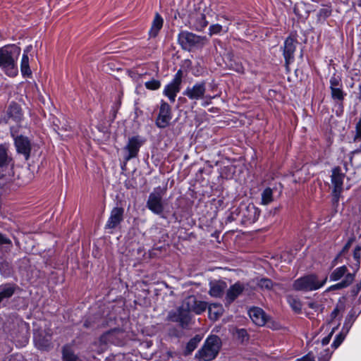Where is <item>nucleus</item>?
<instances>
[{
    "label": "nucleus",
    "instance_id": "obj_20",
    "mask_svg": "<svg viewBox=\"0 0 361 361\" xmlns=\"http://www.w3.org/2000/svg\"><path fill=\"white\" fill-rule=\"evenodd\" d=\"M51 335L44 336L41 334L34 336L35 346L41 350H48L51 346Z\"/></svg>",
    "mask_w": 361,
    "mask_h": 361
},
{
    "label": "nucleus",
    "instance_id": "obj_55",
    "mask_svg": "<svg viewBox=\"0 0 361 361\" xmlns=\"http://www.w3.org/2000/svg\"><path fill=\"white\" fill-rule=\"evenodd\" d=\"M209 313L212 314V310L209 308Z\"/></svg>",
    "mask_w": 361,
    "mask_h": 361
},
{
    "label": "nucleus",
    "instance_id": "obj_46",
    "mask_svg": "<svg viewBox=\"0 0 361 361\" xmlns=\"http://www.w3.org/2000/svg\"><path fill=\"white\" fill-rule=\"evenodd\" d=\"M237 334L239 338H242V341H243L245 338L247 336V334L245 329H241L237 331Z\"/></svg>",
    "mask_w": 361,
    "mask_h": 361
},
{
    "label": "nucleus",
    "instance_id": "obj_21",
    "mask_svg": "<svg viewBox=\"0 0 361 361\" xmlns=\"http://www.w3.org/2000/svg\"><path fill=\"white\" fill-rule=\"evenodd\" d=\"M164 23V20L159 13H156L154 18L152 21L151 28L149 31V36L151 38L156 37L161 29Z\"/></svg>",
    "mask_w": 361,
    "mask_h": 361
},
{
    "label": "nucleus",
    "instance_id": "obj_48",
    "mask_svg": "<svg viewBox=\"0 0 361 361\" xmlns=\"http://www.w3.org/2000/svg\"><path fill=\"white\" fill-rule=\"evenodd\" d=\"M32 49V45H29V46H27L26 48L24 49V52H23V54H25L27 56H28V53Z\"/></svg>",
    "mask_w": 361,
    "mask_h": 361
},
{
    "label": "nucleus",
    "instance_id": "obj_11",
    "mask_svg": "<svg viewBox=\"0 0 361 361\" xmlns=\"http://www.w3.org/2000/svg\"><path fill=\"white\" fill-rule=\"evenodd\" d=\"M182 77V71H178L173 80L164 87V94L168 97L171 102H175L176 94L180 90Z\"/></svg>",
    "mask_w": 361,
    "mask_h": 361
},
{
    "label": "nucleus",
    "instance_id": "obj_43",
    "mask_svg": "<svg viewBox=\"0 0 361 361\" xmlns=\"http://www.w3.org/2000/svg\"><path fill=\"white\" fill-rule=\"evenodd\" d=\"M353 241V238H350L348 240V241L346 243V244L343 247V249L341 251V252L338 254L337 257L335 259V261L339 257V256L345 254V252H347L348 251V250L350 249V246L352 245Z\"/></svg>",
    "mask_w": 361,
    "mask_h": 361
},
{
    "label": "nucleus",
    "instance_id": "obj_9",
    "mask_svg": "<svg viewBox=\"0 0 361 361\" xmlns=\"http://www.w3.org/2000/svg\"><path fill=\"white\" fill-rule=\"evenodd\" d=\"M240 213L242 216V223L244 224H252L259 218L260 214L259 209L252 203L247 204H241L240 206Z\"/></svg>",
    "mask_w": 361,
    "mask_h": 361
},
{
    "label": "nucleus",
    "instance_id": "obj_47",
    "mask_svg": "<svg viewBox=\"0 0 361 361\" xmlns=\"http://www.w3.org/2000/svg\"><path fill=\"white\" fill-rule=\"evenodd\" d=\"M333 331L326 337H324L322 341V345L323 346L324 345H326L327 344H329L330 340H331V338L332 336V334H333Z\"/></svg>",
    "mask_w": 361,
    "mask_h": 361
},
{
    "label": "nucleus",
    "instance_id": "obj_1",
    "mask_svg": "<svg viewBox=\"0 0 361 361\" xmlns=\"http://www.w3.org/2000/svg\"><path fill=\"white\" fill-rule=\"evenodd\" d=\"M207 307L205 302L197 300L194 295L185 298L181 306L176 310L170 311L167 315V321L177 322L183 329H187L191 324L190 312H194L197 314L204 312Z\"/></svg>",
    "mask_w": 361,
    "mask_h": 361
},
{
    "label": "nucleus",
    "instance_id": "obj_45",
    "mask_svg": "<svg viewBox=\"0 0 361 361\" xmlns=\"http://www.w3.org/2000/svg\"><path fill=\"white\" fill-rule=\"evenodd\" d=\"M341 309L342 308L339 307L338 306H336L334 308V310L332 311V312L331 314V318L332 320L336 318V317L339 314Z\"/></svg>",
    "mask_w": 361,
    "mask_h": 361
},
{
    "label": "nucleus",
    "instance_id": "obj_42",
    "mask_svg": "<svg viewBox=\"0 0 361 361\" xmlns=\"http://www.w3.org/2000/svg\"><path fill=\"white\" fill-rule=\"evenodd\" d=\"M355 131H356V134L355 135L354 140L357 141V140H360V138H361V118L356 123Z\"/></svg>",
    "mask_w": 361,
    "mask_h": 361
},
{
    "label": "nucleus",
    "instance_id": "obj_41",
    "mask_svg": "<svg viewBox=\"0 0 361 361\" xmlns=\"http://www.w3.org/2000/svg\"><path fill=\"white\" fill-rule=\"evenodd\" d=\"M331 11L328 8H321L318 12V16L320 18H326L331 15Z\"/></svg>",
    "mask_w": 361,
    "mask_h": 361
},
{
    "label": "nucleus",
    "instance_id": "obj_26",
    "mask_svg": "<svg viewBox=\"0 0 361 361\" xmlns=\"http://www.w3.org/2000/svg\"><path fill=\"white\" fill-rule=\"evenodd\" d=\"M20 70L23 75L30 76L32 74V71L29 66V57L25 54H23L21 62H20Z\"/></svg>",
    "mask_w": 361,
    "mask_h": 361
},
{
    "label": "nucleus",
    "instance_id": "obj_28",
    "mask_svg": "<svg viewBox=\"0 0 361 361\" xmlns=\"http://www.w3.org/2000/svg\"><path fill=\"white\" fill-rule=\"evenodd\" d=\"M63 361H77L78 356L69 346H64L62 350Z\"/></svg>",
    "mask_w": 361,
    "mask_h": 361
},
{
    "label": "nucleus",
    "instance_id": "obj_6",
    "mask_svg": "<svg viewBox=\"0 0 361 361\" xmlns=\"http://www.w3.org/2000/svg\"><path fill=\"white\" fill-rule=\"evenodd\" d=\"M164 190L160 188H157L149 195L147 207L154 214L161 215L163 214L164 207L162 202Z\"/></svg>",
    "mask_w": 361,
    "mask_h": 361
},
{
    "label": "nucleus",
    "instance_id": "obj_31",
    "mask_svg": "<svg viewBox=\"0 0 361 361\" xmlns=\"http://www.w3.org/2000/svg\"><path fill=\"white\" fill-rule=\"evenodd\" d=\"M273 201V190L270 188H267L262 192V204L267 205Z\"/></svg>",
    "mask_w": 361,
    "mask_h": 361
},
{
    "label": "nucleus",
    "instance_id": "obj_50",
    "mask_svg": "<svg viewBox=\"0 0 361 361\" xmlns=\"http://www.w3.org/2000/svg\"><path fill=\"white\" fill-rule=\"evenodd\" d=\"M84 326L87 327V328H89V327H91L92 325L90 324V323L88 322V321H86L85 323H84Z\"/></svg>",
    "mask_w": 361,
    "mask_h": 361
},
{
    "label": "nucleus",
    "instance_id": "obj_17",
    "mask_svg": "<svg viewBox=\"0 0 361 361\" xmlns=\"http://www.w3.org/2000/svg\"><path fill=\"white\" fill-rule=\"evenodd\" d=\"M245 286L240 282H236L227 290L226 295V302L230 304L233 302L244 290Z\"/></svg>",
    "mask_w": 361,
    "mask_h": 361
},
{
    "label": "nucleus",
    "instance_id": "obj_39",
    "mask_svg": "<svg viewBox=\"0 0 361 361\" xmlns=\"http://www.w3.org/2000/svg\"><path fill=\"white\" fill-rule=\"evenodd\" d=\"M345 338V335H343L342 333H340L339 334H338L333 343H332V346L336 349L341 344V343L343 341Z\"/></svg>",
    "mask_w": 361,
    "mask_h": 361
},
{
    "label": "nucleus",
    "instance_id": "obj_25",
    "mask_svg": "<svg viewBox=\"0 0 361 361\" xmlns=\"http://www.w3.org/2000/svg\"><path fill=\"white\" fill-rule=\"evenodd\" d=\"M348 269L346 266H342L334 269L332 273L330 274V280L333 281H338L341 279L343 276H346L348 274Z\"/></svg>",
    "mask_w": 361,
    "mask_h": 361
},
{
    "label": "nucleus",
    "instance_id": "obj_51",
    "mask_svg": "<svg viewBox=\"0 0 361 361\" xmlns=\"http://www.w3.org/2000/svg\"><path fill=\"white\" fill-rule=\"evenodd\" d=\"M14 240H15V243L17 245H19V240H18V238L16 237H13Z\"/></svg>",
    "mask_w": 361,
    "mask_h": 361
},
{
    "label": "nucleus",
    "instance_id": "obj_35",
    "mask_svg": "<svg viewBox=\"0 0 361 361\" xmlns=\"http://www.w3.org/2000/svg\"><path fill=\"white\" fill-rule=\"evenodd\" d=\"M145 85L148 90H156L160 87L161 82L157 80L153 79L150 81L146 82Z\"/></svg>",
    "mask_w": 361,
    "mask_h": 361
},
{
    "label": "nucleus",
    "instance_id": "obj_16",
    "mask_svg": "<svg viewBox=\"0 0 361 361\" xmlns=\"http://www.w3.org/2000/svg\"><path fill=\"white\" fill-rule=\"evenodd\" d=\"M296 42L292 37H288L284 42L283 56L287 66L294 60Z\"/></svg>",
    "mask_w": 361,
    "mask_h": 361
},
{
    "label": "nucleus",
    "instance_id": "obj_49",
    "mask_svg": "<svg viewBox=\"0 0 361 361\" xmlns=\"http://www.w3.org/2000/svg\"><path fill=\"white\" fill-rule=\"evenodd\" d=\"M308 306L312 309H317L319 305L317 302H309Z\"/></svg>",
    "mask_w": 361,
    "mask_h": 361
},
{
    "label": "nucleus",
    "instance_id": "obj_37",
    "mask_svg": "<svg viewBox=\"0 0 361 361\" xmlns=\"http://www.w3.org/2000/svg\"><path fill=\"white\" fill-rule=\"evenodd\" d=\"M353 258L356 261V265L360 267L361 258V246L357 245L353 251Z\"/></svg>",
    "mask_w": 361,
    "mask_h": 361
},
{
    "label": "nucleus",
    "instance_id": "obj_40",
    "mask_svg": "<svg viewBox=\"0 0 361 361\" xmlns=\"http://www.w3.org/2000/svg\"><path fill=\"white\" fill-rule=\"evenodd\" d=\"M229 67L231 69H233L235 71L240 73H243V71H244V68H243V65L240 63L231 62V64L229 65Z\"/></svg>",
    "mask_w": 361,
    "mask_h": 361
},
{
    "label": "nucleus",
    "instance_id": "obj_36",
    "mask_svg": "<svg viewBox=\"0 0 361 361\" xmlns=\"http://www.w3.org/2000/svg\"><path fill=\"white\" fill-rule=\"evenodd\" d=\"M332 353L329 349H324L320 352L318 356V361H329L331 357Z\"/></svg>",
    "mask_w": 361,
    "mask_h": 361
},
{
    "label": "nucleus",
    "instance_id": "obj_12",
    "mask_svg": "<svg viewBox=\"0 0 361 361\" xmlns=\"http://www.w3.org/2000/svg\"><path fill=\"white\" fill-rule=\"evenodd\" d=\"M206 83L202 81L195 83L192 87H188L183 92V94L191 100H200L205 97Z\"/></svg>",
    "mask_w": 361,
    "mask_h": 361
},
{
    "label": "nucleus",
    "instance_id": "obj_14",
    "mask_svg": "<svg viewBox=\"0 0 361 361\" xmlns=\"http://www.w3.org/2000/svg\"><path fill=\"white\" fill-rule=\"evenodd\" d=\"M15 146L19 154L24 155L26 160L30 157L31 144L27 137L20 135L15 138Z\"/></svg>",
    "mask_w": 361,
    "mask_h": 361
},
{
    "label": "nucleus",
    "instance_id": "obj_30",
    "mask_svg": "<svg viewBox=\"0 0 361 361\" xmlns=\"http://www.w3.org/2000/svg\"><path fill=\"white\" fill-rule=\"evenodd\" d=\"M253 281L262 289L271 290L273 287V282L267 278H257Z\"/></svg>",
    "mask_w": 361,
    "mask_h": 361
},
{
    "label": "nucleus",
    "instance_id": "obj_22",
    "mask_svg": "<svg viewBox=\"0 0 361 361\" xmlns=\"http://www.w3.org/2000/svg\"><path fill=\"white\" fill-rule=\"evenodd\" d=\"M8 115L9 118H13L15 121H20L23 117L21 108L16 103L11 104L8 109Z\"/></svg>",
    "mask_w": 361,
    "mask_h": 361
},
{
    "label": "nucleus",
    "instance_id": "obj_34",
    "mask_svg": "<svg viewBox=\"0 0 361 361\" xmlns=\"http://www.w3.org/2000/svg\"><path fill=\"white\" fill-rule=\"evenodd\" d=\"M8 155L6 148L0 145V167L4 166L8 162Z\"/></svg>",
    "mask_w": 361,
    "mask_h": 361
},
{
    "label": "nucleus",
    "instance_id": "obj_4",
    "mask_svg": "<svg viewBox=\"0 0 361 361\" xmlns=\"http://www.w3.org/2000/svg\"><path fill=\"white\" fill-rule=\"evenodd\" d=\"M326 281V276L319 281L316 274H308L296 279L293 283V288L298 291H312L322 288Z\"/></svg>",
    "mask_w": 361,
    "mask_h": 361
},
{
    "label": "nucleus",
    "instance_id": "obj_24",
    "mask_svg": "<svg viewBox=\"0 0 361 361\" xmlns=\"http://www.w3.org/2000/svg\"><path fill=\"white\" fill-rule=\"evenodd\" d=\"M331 90V96L333 100L337 101L339 102V105L343 108V101L346 96V93L344 92L342 87H336L330 89Z\"/></svg>",
    "mask_w": 361,
    "mask_h": 361
},
{
    "label": "nucleus",
    "instance_id": "obj_53",
    "mask_svg": "<svg viewBox=\"0 0 361 361\" xmlns=\"http://www.w3.org/2000/svg\"><path fill=\"white\" fill-rule=\"evenodd\" d=\"M361 288V284L358 286V290Z\"/></svg>",
    "mask_w": 361,
    "mask_h": 361
},
{
    "label": "nucleus",
    "instance_id": "obj_27",
    "mask_svg": "<svg viewBox=\"0 0 361 361\" xmlns=\"http://www.w3.org/2000/svg\"><path fill=\"white\" fill-rule=\"evenodd\" d=\"M202 340V337L199 335H196L192 338H191L188 343H187L185 348V354L190 355L191 353L197 348L198 343Z\"/></svg>",
    "mask_w": 361,
    "mask_h": 361
},
{
    "label": "nucleus",
    "instance_id": "obj_3",
    "mask_svg": "<svg viewBox=\"0 0 361 361\" xmlns=\"http://www.w3.org/2000/svg\"><path fill=\"white\" fill-rule=\"evenodd\" d=\"M220 349V339L216 335L209 336L203 346L198 350L195 357L200 361H211L219 353Z\"/></svg>",
    "mask_w": 361,
    "mask_h": 361
},
{
    "label": "nucleus",
    "instance_id": "obj_15",
    "mask_svg": "<svg viewBox=\"0 0 361 361\" xmlns=\"http://www.w3.org/2000/svg\"><path fill=\"white\" fill-rule=\"evenodd\" d=\"M189 23L190 27L197 31H202L208 25L206 16L200 12H195L190 15Z\"/></svg>",
    "mask_w": 361,
    "mask_h": 361
},
{
    "label": "nucleus",
    "instance_id": "obj_44",
    "mask_svg": "<svg viewBox=\"0 0 361 361\" xmlns=\"http://www.w3.org/2000/svg\"><path fill=\"white\" fill-rule=\"evenodd\" d=\"M298 361H314V356L312 353H310L301 358L298 359Z\"/></svg>",
    "mask_w": 361,
    "mask_h": 361
},
{
    "label": "nucleus",
    "instance_id": "obj_33",
    "mask_svg": "<svg viewBox=\"0 0 361 361\" xmlns=\"http://www.w3.org/2000/svg\"><path fill=\"white\" fill-rule=\"evenodd\" d=\"M329 84H330V89L336 88V87H342V82L341 78L338 75H336L335 74L333 75L330 80H329Z\"/></svg>",
    "mask_w": 361,
    "mask_h": 361
},
{
    "label": "nucleus",
    "instance_id": "obj_7",
    "mask_svg": "<svg viewBox=\"0 0 361 361\" xmlns=\"http://www.w3.org/2000/svg\"><path fill=\"white\" fill-rule=\"evenodd\" d=\"M143 143L144 140L139 135L133 136L128 139L127 145L123 148L125 164L137 156L140 148Z\"/></svg>",
    "mask_w": 361,
    "mask_h": 361
},
{
    "label": "nucleus",
    "instance_id": "obj_29",
    "mask_svg": "<svg viewBox=\"0 0 361 361\" xmlns=\"http://www.w3.org/2000/svg\"><path fill=\"white\" fill-rule=\"evenodd\" d=\"M287 300L293 311H295L297 313L301 312L302 303L298 298L292 295H288L287 297Z\"/></svg>",
    "mask_w": 361,
    "mask_h": 361
},
{
    "label": "nucleus",
    "instance_id": "obj_5",
    "mask_svg": "<svg viewBox=\"0 0 361 361\" xmlns=\"http://www.w3.org/2000/svg\"><path fill=\"white\" fill-rule=\"evenodd\" d=\"M178 42L184 50L190 51L193 48L202 47L207 43V39L205 36L182 31L178 34Z\"/></svg>",
    "mask_w": 361,
    "mask_h": 361
},
{
    "label": "nucleus",
    "instance_id": "obj_32",
    "mask_svg": "<svg viewBox=\"0 0 361 361\" xmlns=\"http://www.w3.org/2000/svg\"><path fill=\"white\" fill-rule=\"evenodd\" d=\"M228 30V26H225L224 29L222 25H221L219 24H214V25H210V27L209 28V35L212 36L213 35L219 34L221 31H224V32H227Z\"/></svg>",
    "mask_w": 361,
    "mask_h": 361
},
{
    "label": "nucleus",
    "instance_id": "obj_54",
    "mask_svg": "<svg viewBox=\"0 0 361 361\" xmlns=\"http://www.w3.org/2000/svg\"><path fill=\"white\" fill-rule=\"evenodd\" d=\"M208 98H209V99H212L213 97H208Z\"/></svg>",
    "mask_w": 361,
    "mask_h": 361
},
{
    "label": "nucleus",
    "instance_id": "obj_8",
    "mask_svg": "<svg viewBox=\"0 0 361 361\" xmlns=\"http://www.w3.org/2000/svg\"><path fill=\"white\" fill-rule=\"evenodd\" d=\"M345 174L341 172L339 167H336L332 170L331 184L333 185L332 195L333 201L337 203L343 192V185L345 178Z\"/></svg>",
    "mask_w": 361,
    "mask_h": 361
},
{
    "label": "nucleus",
    "instance_id": "obj_18",
    "mask_svg": "<svg viewBox=\"0 0 361 361\" xmlns=\"http://www.w3.org/2000/svg\"><path fill=\"white\" fill-rule=\"evenodd\" d=\"M249 315L252 321L257 326H264L267 319L264 311L259 307H253L249 310Z\"/></svg>",
    "mask_w": 361,
    "mask_h": 361
},
{
    "label": "nucleus",
    "instance_id": "obj_52",
    "mask_svg": "<svg viewBox=\"0 0 361 361\" xmlns=\"http://www.w3.org/2000/svg\"><path fill=\"white\" fill-rule=\"evenodd\" d=\"M219 317V314L215 313V319H216Z\"/></svg>",
    "mask_w": 361,
    "mask_h": 361
},
{
    "label": "nucleus",
    "instance_id": "obj_38",
    "mask_svg": "<svg viewBox=\"0 0 361 361\" xmlns=\"http://www.w3.org/2000/svg\"><path fill=\"white\" fill-rule=\"evenodd\" d=\"M11 245V240L6 238L4 235L0 233V247L3 246L5 247H10Z\"/></svg>",
    "mask_w": 361,
    "mask_h": 361
},
{
    "label": "nucleus",
    "instance_id": "obj_2",
    "mask_svg": "<svg viewBox=\"0 0 361 361\" xmlns=\"http://www.w3.org/2000/svg\"><path fill=\"white\" fill-rule=\"evenodd\" d=\"M20 54V48L16 45L0 48V67L7 75L14 77L18 75L16 61Z\"/></svg>",
    "mask_w": 361,
    "mask_h": 361
},
{
    "label": "nucleus",
    "instance_id": "obj_10",
    "mask_svg": "<svg viewBox=\"0 0 361 361\" xmlns=\"http://www.w3.org/2000/svg\"><path fill=\"white\" fill-rule=\"evenodd\" d=\"M171 119L172 112L170 105L161 100L159 114L155 121L156 126L159 128H165L169 126Z\"/></svg>",
    "mask_w": 361,
    "mask_h": 361
},
{
    "label": "nucleus",
    "instance_id": "obj_23",
    "mask_svg": "<svg viewBox=\"0 0 361 361\" xmlns=\"http://www.w3.org/2000/svg\"><path fill=\"white\" fill-rule=\"evenodd\" d=\"M354 278H355V276L353 274H346L345 277H344V279L343 281L329 287V290H338V289L346 288V287L349 286L353 283V281H354Z\"/></svg>",
    "mask_w": 361,
    "mask_h": 361
},
{
    "label": "nucleus",
    "instance_id": "obj_19",
    "mask_svg": "<svg viewBox=\"0 0 361 361\" xmlns=\"http://www.w3.org/2000/svg\"><path fill=\"white\" fill-rule=\"evenodd\" d=\"M226 288V283L222 281H214L209 283V294L212 297H221Z\"/></svg>",
    "mask_w": 361,
    "mask_h": 361
},
{
    "label": "nucleus",
    "instance_id": "obj_13",
    "mask_svg": "<svg viewBox=\"0 0 361 361\" xmlns=\"http://www.w3.org/2000/svg\"><path fill=\"white\" fill-rule=\"evenodd\" d=\"M124 209L116 207L112 209L110 216L106 223V229H114L123 221Z\"/></svg>",
    "mask_w": 361,
    "mask_h": 361
}]
</instances>
